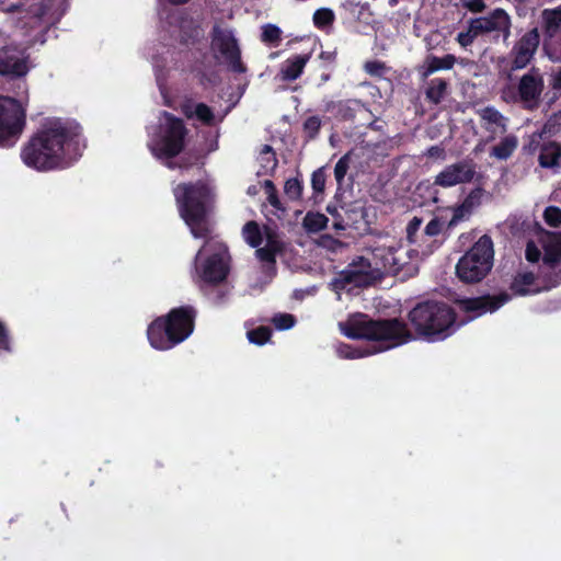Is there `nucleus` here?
Returning <instances> with one entry per match:
<instances>
[{
    "label": "nucleus",
    "mask_w": 561,
    "mask_h": 561,
    "mask_svg": "<svg viewBox=\"0 0 561 561\" xmlns=\"http://www.w3.org/2000/svg\"><path fill=\"white\" fill-rule=\"evenodd\" d=\"M83 148L79 126L60 119H46L22 148L21 159L37 171L64 169L81 157Z\"/></svg>",
    "instance_id": "obj_1"
},
{
    "label": "nucleus",
    "mask_w": 561,
    "mask_h": 561,
    "mask_svg": "<svg viewBox=\"0 0 561 561\" xmlns=\"http://www.w3.org/2000/svg\"><path fill=\"white\" fill-rule=\"evenodd\" d=\"M341 332L351 339H366L377 344L371 347H353L341 344L336 353L341 358L355 359L402 345L412 335L407 325L398 320H371L366 314H354L347 321L339 323Z\"/></svg>",
    "instance_id": "obj_2"
},
{
    "label": "nucleus",
    "mask_w": 561,
    "mask_h": 561,
    "mask_svg": "<svg viewBox=\"0 0 561 561\" xmlns=\"http://www.w3.org/2000/svg\"><path fill=\"white\" fill-rule=\"evenodd\" d=\"M179 214L194 238H207L213 233L210 213L213 210L214 188L204 181L181 183L173 188Z\"/></svg>",
    "instance_id": "obj_3"
},
{
    "label": "nucleus",
    "mask_w": 561,
    "mask_h": 561,
    "mask_svg": "<svg viewBox=\"0 0 561 561\" xmlns=\"http://www.w3.org/2000/svg\"><path fill=\"white\" fill-rule=\"evenodd\" d=\"M439 247L436 239L427 238L423 232L417 237V242L403 243L396 239H383L375 249L376 257L393 274L407 270V274L417 271V262L432 254Z\"/></svg>",
    "instance_id": "obj_4"
},
{
    "label": "nucleus",
    "mask_w": 561,
    "mask_h": 561,
    "mask_svg": "<svg viewBox=\"0 0 561 561\" xmlns=\"http://www.w3.org/2000/svg\"><path fill=\"white\" fill-rule=\"evenodd\" d=\"M195 312L191 307L171 310L167 318H158L147 330L150 345L167 351L186 340L193 332Z\"/></svg>",
    "instance_id": "obj_5"
},
{
    "label": "nucleus",
    "mask_w": 561,
    "mask_h": 561,
    "mask_svg": "<svg viewBox=\"0 0 561 561\" xmlns=\"http://www.w3.org/2000/svg\"><path fill=\"white\" fill-rule=\"evenodd\" d=\"M205 242L194 259L193 280L201 285H217L224 282L229 273V255L226 244L213 237L204 238Z\"/></svg>",
    "instance_id": "obj_6"
},
{
    "label": "nucleus",
    "mask_w": 561,
    "mask_h": 561,
    "mask_svg": "<svg viewBox=\"0 0 561 561\" xmlns=\"http://www.w3.org/2000/svg\"><path fill=\"white\" fill-rule=\"evenodd\" d=\"M417 334L427 341H440L455 331V316L449 306L439 302L417 305L409 313Z\"/></svg>",
    "instance_id": "obj_7"
},
{
    "label": "nucleus",
    "mask_w": 561,
    "mask_h": 561,
    "mask_svg": "<svg viewBox=\"0 0 561 561\" xmlns=\"http://www.w3.org/2000/svg\"><path fill=\"white\" fill-rule=\"evenodd\" d=\"M377 247L378 244L371 250L374 262L363 255L356 256L332 280L331 287L339 297L342 290L351 291L354 288L371 286L381 278L383 272L391 273L382 265L381 260L376 257Z\"/></svg>",
    "instance_id": "obj_8"
},
{
    "label": "nucleus",
    "mask_w": 561,
    "mask_h": 561,
    "mask_svg": "<svg viewBox=\"0 0 561 561\" xmlns=\"http://www.w3.org/2000/svg\"><path fill=\"white\" fill-rule=\"evenodd\" d=\"M148 148L158 159L172 158L184 147L186 135L182 119L164 112L159 117L158 125L150 126Z\"/></svg>",
    "instance_id": "obj_9"
},
{
    "label": "nucleus",
    "mask_w": 561,
    "mask_h": 561,
    "mask_svg": "<svg viewBox=\"0 0 561 561\" xmlns=\"http://www.w3.org/2000/svg\"><path fill=\"white\" fill-rule=\"evenodd\" d=\"M493 242L486 234L479 238L473 247L458 261L456 273L465 283L483 279L493 265Z\"/></svg>",
    "instance_id": "obj_10"
},
{
    "label": "nucleus",
    "mask_w": 561,
    "mask_h": 561,
    "mask_svg": "<svg viewBox=\"0 0 561 561\" xmlns=\"http://www.w3.org/2000/svg\"><path fill=\"white\" fill-rule=\"evenodd\" d=\"M26 105L27 96H0V147H12L20 139L26 124Z\"/></svg>",
    "instance_id": "obj_11"
},
{
    "label": "nucleus",
    "mask_w": 561,
    "mask_h": 561,
    "mask_svg": "<svg viewBox=\"0 0 561 561\" xmlns=\"http://www.w3.org/2000/svg\"><path fill=\"white\" fill-rule=\"evenodd\" d=\"M213 48L219 51L225 60L237 72H243L244 68L240 61V50L237 39L231 30L220 26L214 27Z\"/></svg>",
    "instance_id": "obj_12"
},
{
    "label": "nucleus",
    "mask_w": 561,
    "mask_h": 561,
    "mask_svg": "<svg viewBox=\"0 0 561 561\" xmlns=\"http://www.w3.org/2000/svg\"><path fill=\"white\" fill-rule=\"evenodd\" d=\"M243 239L252 248H256V256L267 264L275 262V254L280 250L279 242L272 239L270 236L266 238V244L260 248L263 236L260 226L255 221H249L242 229Z\"/></svg>",
    "instance_id": "obj_13"
},
{
    "label": "nucleus",
    "mask_w": 561,
    "mask_h": 561,
    "mask_svg": "<svg viewBox=\"0 0 561 561\" xmlns=\"http://www.w3.org/2000/svg\"><path fill=\"white\" fill-rule=\"evenodd\" d=\"M540 35L537 27L525 33L513 46L511 51L512 69H524L529 65L539 46Z\"/></svg>",
    "instance_id": "obj_14"
},
{
    "label": "nucleus",
    "mask_w": 561,
    "mask_h": 561,
    "mask_svg": "<svg viewBox=\"0 0 561 561\" xmlns=\"http://www.w3.org/2000/svg\"><path fill=\"white\" fill-rule=\"evenodd\" d=\"M474 21L481 34H494L495 37H502L504 42L511 36L512 20L503 9H494L484 16L476 18Z\"/></svg>",
    "instance_id": "obj_15"
},
{
    "label": "nucleus",
    "mask_w": 561,
    "mask_h": 561,
    "mask_svg": "<svg viewBox=\"0 0 561 561\" xmlns=\"http://www.w3.org/2000/svg\"><path fill=\"white\" fill-rule=\"evenodd\" d=\"M30 70L24 49L12 46L0 48V75L14 78L24 77Z\"/></svg>",
    "instance_id": "obj_16"
},
{
    "label": "nucleus",
    "mask_w": 561,
    "mask_h": 561,
    "mask_svg": "<svg viewBox=\"0 0 561 561\" xmlns=\"http://www.w3.org/2000/svg\"><path fill=\"white\" fill-rule=\"evenodd\" d=\"M508 300L510 296L507 294H501L499 296L463 299L458 302V306L461 311L468 313L467 320H472L486 312H494Z\"/></svg>",
    "instance_id": "obj_17"
},
{
    "label": "nucleus",
    "mask_w": 561,
    "mask_h": 561,
    "mask_svg": "<svg viewBox=\"0 0 561 561\" xmlns=\"http://www.w3.org/2000/svg\"><path fill=\"white\" fill-rule=\"evenodd\" d=\"M476 174L474 165L467 161L445 167L435 178L434 183L442 187H451L470 182Z\"/></svg>",
    "instance_id": "obj_18"
},
{
    "label": "nucleus",
    "mask_w": 561,
    "mask_h": 561,
    "mask_svg": "<svg viewBox=\"0 0 561 561\" xmlns=\"http://www.w3.org/2000/svg\"><path fill=\"white\" fill-rule=\"evenodd\" d=\"M543 91V80L538 70L525 73L518 84V96L524 106L534 108L538 105Z\"/></svg>",
    "instance_id": "obj_19"
},
{
    "label": "nucleus",
    "mask_w": 561,
    "mask_h": 561,
    "mask_svg": "<svg viewBox=\"0 0 561 561\" xmlns=\"http://www.w3.org/2000/svg\"><path fill=\"white\" fill-rule=\"evenodd\" d=\"M53 0H42L41 2H30V0H18L10 4L0 3V9L4 12H18L22 18H30L32 25H36L50 10Z\"/></svg>",
    "instance_id": "obj_20"
},
{
    "label": "nucleus",
    "mask_w": 561,
    "mask_h": 561,
    "mask_svg": "<svg viewBox=\"0 0 561 561\" xmlns=\"http://www.w3.org/2000/svg\"><path fill=\"white\" fill-rule=\"evenodd\" d=\"M182 110L186 117L196 118L208 126L222 121V116L217 117L213 110L204 103L187 101L182 105Z\"/></svg>",
    "instance_id": "obj_21"
},
{
    "label": "nucleus",
    "mask_w": 561,
    "mask_h": 561,
    "mask_svg": "<svg viewBox=\"0 0 561 561\" xmlns=\"http://www.w3.org/2000/svg\"><path fill=\"white\" fill-rule=\"evenodd\" d=\"M172 19L174 22L178 23V25L175 26V32L179 33L178 36L185 44H188L190 42L194 43L198 41L201 37H203V30L201 28L199 24L193 19L182 15H176Z\"/></svg>",
    "instance_id": "obj_22"
},
{
    "label": "nucleus",
    "mask_w": 561,
    "mask_h": 561,
    "mask_svg": "<svg viewBox=\"0 0 561 561\" xmlns=\"http://www.w3.org/2000/svg\"><path fill=\"white\" fill-rule=\"evenodd\" d=\"M310 59V54L295 55L286 59L280 67L278 77L283 81H294L302 73Z\"/></svg>",
    "instance_id": "obj_23"
},
{
    "label": "nucleus",
    "mask_w": 561,
    "mask_h": 561,
    "mask_svg": "<svg viewBox=\"0 0 561 561\" xmlns=\"http://www.w3.org/2000/svg\"><path fill=\"white\" fill-rule=\"evenodd\" d=\"M480 117L484 122V128L493 134L506 131V118L494 107H484L480 111Z\"/></svg>",
    "instance_id": "obj_24"
},
{
    "label": "nucleus",
    "mask_w": 561,
    "mask_h": 561,
    "mask_svg": "<svg viewBox=\"0 0 561 561\" xmlns=\"http://www.w3.org/2000/svg\"><path fill=\"white\" fill-rule=\"evenodd\" d=\"M539 163L542 168L561 167V145L554 141H545L540 147Z\"/></svg>",
    "instance_id": "obj_25"
},
{
    "label": "nucleus",
    "mask_w": 561,
    "mask_h": 561,
    "mask_svg": "<svg viewBox=\"0 0 561 561\" xmlns=\"http://www.w3.org/2000/svg\"><path fill=\"white\" fill-rule=\"evenodd\" d=\"M511 289L515 295L526 296L538 293L540 288L531 272H520L514 277Z\"/></svg>",
    "instance_id": "obj_26"
},
{
    "label": "nucleus",
    "mask_w": 561,
    "mask_h": 561,
    "mask_svg": "<svg viewBox=\"0 0 561 561\" xmlns=\"http://www.w3.org/2000/svg\"><path fill=\"white\" fill-rule=\"evenodd\" d=\"M456 57L454 55H445L444 57L428 56L422 66V76L427 78L438 70H449L454 67Z\"/></svg>",
    "instance_id": "obj_27"
},
{
    "label": "nucleus",
    "mask_w": 561,
    "mask_h": 561,
    "mask_svg": "<svg viewBox=\"0 0 561 561\" xmlns=\"http://www.w3.org/2000/svg\"><path fill=\"white\" fill-rule=\"evenodd\" d=\"M542 21L546 38L558 36L561 30V7L545 10L542 12Z\"/></svg>",
    "instance_id": "obj_28"
},
{
    "label": "nucleus",
    "mask_w": 561,
    "mask_h": 561,
    "mask_svg": "<svg viewBox=\"0 0 561 561\" xmlns=\"http://www.w3.org/2000/svg\"><path fill=\"white\" fill-rule=\"evenodd\" d=\"M543 248V262L549 265L561 260V241L556 234L547 233L546 239L542 241Z\"/></svg>",
    "instance_id": "obj_29"
},
{
    "label": "nucleus",
    "mask_w": 561,
    "mask_h": 561,
    "mask_svg": "<svg viewBox=\"0 0 561 561\" xmlns=\"http://www.w3.org/2000/svg\"><path fill=\"white\" fill-rule=\"evenodd\" d=\"M561 130V112L553 114L543 125L542 130L531 135L530 145L539 146L541 140H546Z\"/></svg>",
    "instance_id": "obj_30"
},
{
    "label": "nucleus",
    "mask_w": 561,
    "mask_h": 561,
    "mask_svg": "<svg viewBox=\"0 0 561 561\" xmlns=\"http://www.w3.org/2000/svg\"><path fill=\"white\" fill-rule=\"evenodd\" d=\"M518 146V139L515 135H506L500 142L492 147L490 156L497 160L508 159Z\"/></svg>",
    "instance_id": "obj_31"
},
{
    "label": "nucleus",
    "mask_w": 561,
    "mask_h": 561,
    "mask_svg": "<svg viewBox=\"0 0 561 561\" xmlns=\"http://www.w3.org/2000/svg\"><path fill=\"white\" fill-rule=\"evenodd\" d=\"M260 169L257 174L266 175L273 172L277 165V159L272 147L268 145L263 146L257 157Z\"/></svg>",
    "instance_id": "obj_32"
},
{
    "label": "nucleus",
    "mask_w": 561,
    "mask_h": 561,
    "mask_svg": "<svg viewBox=\"0 0 561 561\" xmlns=\"http://www.w3.org/2000/svg\"><path fill=\"white\" fill-rule=\"evenodd\" d=\"M328 221L325 215L308 211L302 220V227L308 233H317L327 227Z\"/></svg>",
    "instance_id": "obj_33"
},
{
    "label": "nucleus",
    "mask_w": 561,
    "mask_h": 561,
    "mask_svg": "<svg viewBox=\"0 0 561 561\" xmlns=\"http://www.w3.org/2000/svg\"><path fill=\"white\" fill-rule=\"evenodd\" d=\"M447 91V83L445 80L440 78H435L430 81L428 88L426 90V98L435 103L438 104L446 95Z\"/></svg>",
    "instance_id": "obj_34"
},
{
    "label": "nucleus",
    "mask_w": 561,
    "mask_h": 561,
    "mask_svg": "<svg viewBox=\"0 0 561 561\" xmlns=\"http://www.w3.org/2000/svg\"><path fill=\"white\" fill-rule=\"evenodd\" d=\"M480 35H482V34H481L474 19H470L468 21L467 30L459 32L456 37V41L461 47L466 48V47L470 46L474 42V39Z\"/></svg>",
    "instance_id": "obj_35"
},
{
    "label": "nucleus",
    "mask_w": 561,
    "mask_h": 561,
    "mask_svg": "<svg viewBox=\"0 0 561 561\" xmlns=\"http://www.w3.org/2000/svg\"><path fill=\"white\" fill-rule=\"evenodd\" d=\"M543 50L553 62H561V33L553 38H546Z\"/></svg>",
    "instance_id": "obj_36"
},
{
    "label": "nucleus",
    "mask_w": 561,
    "mask_h": 561,
    "mask_svg": "<svg viewBox=\"0 0 561 561\" xmlns=\"http://www.w3.org/2000/svg\"><path fill=\"white\" fill-rule=\"evenodd\" d=\"M334 18L332 10L327 8L318 9L313 13V23L317 27L324 28L333 23Z\"/></svg>",
    "instance_id": "obj_37"
},
{
    "label": "nucleus",
    "mask_w": 561,
    "mask_h": 561,
    "mask_svg": "<svg viewBox=\"0 0 561 561\" xmlns=\"http://www.w3.org/2000/svg\"><path fill=\"white\" fill-rule=\"evenodd\" d=\"M284 192H285V195L290 199V201H297L300 198L301 196V193H302V184L301 182L296 179V178H291V179H288L286 182H285V185H284Z\"/></svg>",
    "instance_id": "obj_38"
},
{
    "label": "nucleus",
    "mask_w": 561,
    "mask_h": 561,
    "mask_svg": "<svg viewBox=\"0 0 561 561\" xmlns=\"http://www.w3.org/2000/svg\"><path fill=\"white\" fill-rule=\"evenodd\" d=\"M271 337V330L266 327H259L248 332V339L251 343L263 345Z\"/></svg>",
    "instance_id": "obj_39"
},
{
    "label": "nucleus",
    "mask_w": 561,
    "mask_h": 561,
    "mask_svg": "<svg viewBox=\"0 0 561 561\" xmlns=\"http://www.w3.org/2000/svg\"><path fill=\"white\" fill-rule=\"evenodd\" d=\"M282 31L274 24H266L263 26L262 41L268 44H277L280 41Z\"/></svg>",
    "instance_id": "obj_40"
},
{
    "label": "nucleus",
    "mask_w": 561,
    "mask_h": 561,
    "mask_svg": "<svg viewBox=\"0 0 561 561\" xmlns=\"http://www.w3.org/2000/svg\"><path fill=\"white\" fill-rule=\"evenodd\" d=\"M471 213H472V210L470 209V207L462 202L461 205H459L458 207H456L454 209L453 217L448 221L447 228H449V229L454 228L460 221L467 219L470 216Z\"/></svg>",
    "instance_id": "obj_41"
},
{
    "label": "nucleus",
    "mask_w": 561,
    "mask_h": 561,
    "mask_svg": "<svg viewBox=\"0 0 561 561\" xmlns=\"http://www.w3.org/2000/svg\"><path fill=\"white\" fill-rule=\"evenodd\" d=\"M545 222L550 226L558 228L561 226V208L557 206H548L543 211Z\"/></svg>",
    "instance_id": "obj_42"
},
{
    "label": "nucleus",
    "mask_w": 561,
    "mask_h": 561,
    "mask_svg": "<svg viewBox=\"0 0 561 561\" xmlns=\"http://www.w3.org/2000/svg\"><path fill=\"white\" fill-rule=\"evenodd\" d=\"M272 322L277 330H288L295 325V318L289 313H277L272 318Z\"/></svg>",
    "instance_id": "obj_43"
},
{
    "label": "nucleus",
    "mask_w": 561,
    "mask_h": 561,
    "mask_svg": "<svg viewBox=\"0 0 561 561\" xmlns=\"http://www.w3.org/2000/svg\"><path fill=\"white\" fill-rule=\"evenodd\" d=\"M351 154H344L334 167V178L339 184H341L347 173L350 167Z\"/></svg>",
    "instance_id": "obj_44"
},
{
    "label": "nucleus",
    "mask_w": 561,
    "mask_h": 561,
    "mask_svg": "<svg viewBox=\"0 0 561 561\" xmlns=\"http://www.w3.org/2000/svg\"><path fill=\"white\" fill-rule=\"evenodd\" d=\"M321 127V119L318 116H310L304 123V130L309 138L316 137Z\"/></svg>",
    "instance_id": "obj_45"
},
{
    "label": "nucleus",
    "mask_w": 561,
    "mask_h": 561,
    "mask_svg": "<svg viewBox=\"0 0 561 561\" xmlns=\"http://www.w3.org/2000/svg\"><path fill=\"white\" fill-rule=\"evenodd\" d=\"M444 221L440 218H433L425 227L424 233L427 238L435 239L437 237L444 227Z\"/></svg>",
    "instance_id": "obj_46"
},
{
    "label": "nucleus",
    "mask_w": 561,
    "mask_h": 561,
    "mask_svg": "<svg viewBox=\"0 0 561 561\" xmlns=\"http://www.w3.org/2000/svg\"><path fill=\"white\" fill-rule=\"evenodd\" d=\"M422 219L414 217L407 227V237L409 242H417V232L421 229Z\"/></svg>",
    "instance_id": "obj_47"
},
{
    "label": "nucleus",
    "mask_w": 561,
    "mask_h": 561,
    "mask_svg": "<svg viewBox=\"0 0 561 561\" xmlns=\"http://www.w3.org/2000/svg\"><path fill=\"white\" fill-rule=\"evenodd\" d=\"M318 243L320 247L325 248L333 252H337L344 247L341 241L332 238L331 236H322L319 239Z\"/></svg>",
    "instance_id": "obj_48"
},
{
    "label": "nucleus",
    "mask_w": 561,
    "mask_h": 561,
    "mask_svg": "<svg viewBox=\"0 0 561 561\" xmlns=\"http://www.w3.org/2000/svg\"><path fill=\"white\" fill-rule=\"evenodd\" d=\"M460 4L471 13H481L486 9L484 0H460Z\"/></svg>",
    "instance_id": "obj_49"
},
{
    "label": "nucleus",
    "mask_w": 561,
    "mask_h": 561,
    "mask_svg": "<svg viewBox=\"0 0 561 561\" xmlns=\"http://www.w3.org/2000/svg\"><path fill=\"white\" fill-rule=\"evenodd\" d=\"M483 195H484L483 190L476 188L470 192V194L466 197L463 203L467 204L471 210H473L481 204Z\"/></svg>",
    "instance_id": "obj_50"
},
{
    "label": "nucleus",
    "mask_w": 561,
    "mask_h": 561,
    "mask_svg": "<svg viewBox=\"0 0 561 561\" xmlns=\"http://www.w3.org/2000/svg\"><path fill=\"white\" fill-rule=\"evenodd\" d=\"M10 337L9 334L3 327V324L0 322V355L4 352H10Z\"/></svg>",
    "instance_id": "obj_51"
},
{
    "label": "nucleus",
    "mask_w": 561,
    "mask_h": 561,
    "mask_svg": "<svg viewBox=\"0 0 561 561\" xmlns=\"http://www.w3.org/2000/svg\"><path fill=\"white\" fill-rule=\"evenodd\" d=\"M540 257V250L534 242H528L526 247V259L529 262H537Z\"/></svg>",
    "instance_id": "obj_52"
},
{
    "label": "nucleus",
    "mask_w": 561,
    "mask_h": 561,
    "mask_svg": "<svg viewBox=\"0 0 561 561\" xmlns=\"http://www.w3.org/2000/svg\"><path fill=\"white\" fill-rule=\"evenodd\" d=\"M383 65L378 61H369L365 65V70L370 75H381Z\"/></svg>",
    "instance_id": "obj_53"
},
{
    "label": "nucleus",
    "mask_w": 561,
    "mask_h": 561,
    "mask_svg": "<svg viewBox=\"0 0 561 561\" xmlns=\"http://www.w3.org/2000/svg\"><path fill=\"white\" fill-rule=\"evenodd\" d=\"M426 154L431 158L444 159L445 150L439 146H433L427 149Z\"/></svg>",
    "instance_id": "obj_54"
},
{
    "label": "nucleus",
    "mask_w": 561,
    "mask_h": 561,
    "mask_svg": "<svg viewBox=\"0 0 561 561\" xmlns=\"http://www.w3.org/2000/svg\"><path fill=\"white\" fill-rule=\"evenodd\" d=\"M550 84L553 90H561V68L551 75Z\"/></svg>",
    "instance_id": "obj_55"
},
{
    "label": "nucleus",
    "mask_w": 561,
    "mask_h": 561,
    "mask_svg": "<svg viewBox=\"0 0 561 561\" xmlns=\"http://www.w3.org/2000/svg\"><path fill=\"white\" fill-rule=\"evenodd\" d=\"M312 186L317 191H321L324 186V178L322 173H313Z\"/></svg>",
    "instance_id": "obj_56"
},
{
    "label": "nucleus",
    "mask_w": 561,
    "mask_h": 561,
    "mask_svg": "<svg viewBox=\"0 0 561 561\" xmlns=\"http://www.w3.org/2000/svg\"><path fill=\"white\" fill-rule=\"evenodd\" d=\"M267 201L270 205L273 206L274 208L282 210L284 209L276 192H272L270 195H267Z\"/></svg>",
    "instance_id": "obj_57"
},
{
    "label": "nucleus",
    "mask_w": 561,
    "mask_h": 561,
    "mask_svg": "<svg viewBox=\"0 0 561 561\" xmlns=\"http://www.w3.org/2000/svg\"><path fill=\"white\" fill-rule=\"evenodd\" d=\"M264 188L267 193V195H270L272 192L275 193L276 192V188H275V185L273 184L272 181L270 180H265L264 181Z\"/></svg>",
    "instance_id": "obj_58"
},
{
    "label": "nucleus",
    "mask_w": 561,
    "mask_h": 561,
    "mask_svg": "<svg viewBox=\"0 0 561 561\" xmlns=\"http://www.w3.org/2000/svg\"><path fill=\"white\" fill-rule=\"evenodd\" d=\"M320 57L324 60L332 61L335 57L334 53H322Z\"/></svg>",
    "instance_id": "obj_59"
},
{
    "label": "nucleus",
    "mask_w": 561,
    "mask_h": 561,
    "mask_svg": "<svg viewBox=\"0 0 561 561\" xmlns=\"http://www.w3.org/2000/svg\"><path fill=\"white\" fill-rule=\"evenodd\" d=\"M169 1H170V2H172V3H176V4H179V3H185V2H187L188 0H169Z\"/></svg>",
    "instance_id": "obj_60"
},
{
    "label": "nucleus",
    "mask_w": 561,
    "mask_h": 561,
    "mask_svg": "<svg viewBox=\"0 0 561 561\" xmlns=\"http://www.w3.org/2000/svg\"><path fill=\"white\" fill-rule=\"evenodd\" d=\"M248 192H249V194H254L255 193V187H249Z\"/></svg>",
    "instance_id": "obj_61"
},
{
    "label": "nucleus",
    "mask_w": 561,
    "mask_h": 561,
    "mask_svg": "<svg viewBox=\"0 0 561 561\" xmlns=\"http://www.w3.org/2000/svg\"><path fill=\"white\" fill-rule=\"evenodd\" d=\"M334 228H336V229H343V226H341L340 224H334Z\"/></svg>",
    "instance_id": "obj_62"
},
{
    "label": "nucleus",
    "mask_w": 561,
    "mask_h": 561,
    "mask_svg": "<svg viewBox=\"0 0 561 561\" xmlns=\"http://www.w3.org/2000/svg\"><path fill=\"white\" fill-rule=\"evenodd\" d=\"M352 103H353L354 105H356V106H359V105H360V103H359L358 101H353Z\"/></svg>",
    "instance_id": "obj_63"
},
{
    "label": "nucleus",
    "mask_w": 561,
    "mask_h": 561,
    "mask_svg": "<svg viewBox=\"0 0 561 561\" xmlns=\"http://www.w3.org/2000/svg\"><path fill=\"white\" fill-rule=\"evenodd\" d=\"M157 81H158V83L161 85V83H160V77H159V76L157 77Z\"/></svg>",
    "instance_id": "obj_64"
}]
</instances>
